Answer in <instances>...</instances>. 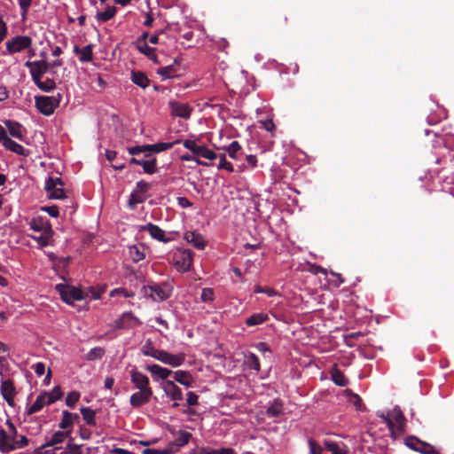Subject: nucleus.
Masks as SVG:
<instances>
[{
	"label": "nucleus",
	"mask_w": 454,
	"mask_h": 454,
	"mask_svg": "<svg viewBox=\"0 0 454 454\" xmlns=\"http://www.w3.org/2000/svg\"><path fill=\"white\" fill-rule=\"evenodd\" d=\"M144 295L150 297L154 301H162L170 297L172 286L164 282L160 284L148 285L143 287Z\"/></svg>",
	"instance_id": "f257e3e1"
},
{
	"label": "nucleus",
	"mask_w": 454,
	"mask_h": 454,
	"mask_svg": "<svg viewBox=\"0 0 454 454\" xmlns=\"http://www.w3.org/2000/svg\"><path fill=\"white\" fill-rule=\"evenodd\" d=\"M60 99V94H58L57 97L37 96L35 98V106L42 114L50 116L59 106Z\"/></svg>",
	"instance_id": "f03ea898"
},
{
	"label": "nucleus",
	"mask_w": 454,
	"mask_h": 454,
	"mask_svg": "<svg viewBox=\"0 0 454 454\" xmlns=\"http://www.w3.org/2000/svg\"><path fill=\"white\" fill-rule=\"evenodd\" d=\"M58 290L61 299L67 304H72L74 301H81L85 299L88 294H84L83 291L70 286H59Z\"/></svg>",
	"instance_id": "7ed1b4c3"
},
{
	"label": "nucleus",
	"mask_w": 454,
	"mask_h": 454,
	"mask_svg": "<svg viewBox=\"0 0 454 454\" xmlns=\"http://www.w3.org/2000/svg\"><path fill=\"white\" fill-rule=\"evenodd\" d=\"M31 44V37L27 35H17L6 42V49L9 53H15L29 48Z\"/></svg>",
	"instance_id": "20e7f679"
},
{
	"label": "nucleus",
	"mask_w": 454,
	"mask_h": 454,
	"mask_svg": "<svg viewBox=\"0 0 454 454\" xmlns=\"http://www.w3.org/2000/svg\"><path fill=\"white\" fill-rule=\"evenodd\" d=\"M25 67L29 68L32 80L35 82L47 73L50 64L45 60L27 61Z\"/></svg>",
	"instance_id": "39448f33"
},
{
	"label": "nucleus",
	"mask_w": 454,
	"mask_h": 454,
	"mask_svg": "<svg viewBox=\"0 0 454 454\" xmlns=\"http://www.w3.org/2000/svg\"><path fill=\"white\" fill-rule=\"evenodd\" d=\"M5 438V430L1 428L0 429V451L3 453H9L16 449H21L24 448L28 444V439L25 435H20V439H17L16 442H13L11 444H6L4 442V439Z\"/></svg>",
	"instance_id": "423d86ee"
},
{
	"label": "nucleus",
	"mask_w": 454,
	"mask_h": 454,
	"mask_svg": "<svg viewBox=\"0 0 454 454\" xmlns=\"http://www.w3.org/2000/svg\"><path fill=\"white\" fill-rule=\"evenodd\" d=\"M141 324V321L132 313L125 312L119 319L114 322V327L116 329H132Z\"/></svg>",
	"instance_id": "0eeeda50"
},
{
	"label": "nucleus",
	"mask_w": 454,
	"mask_h": 454,
	"mask_svg": "<svg viewBox=\"0 0 454 454\" xmlns=\"http://www.w3.org/2000/svg\"><path fill=\"white\" fill-rule=\"evenodd\" d=\"M153 389L139 390L133 393L129 398L130 405L133 408H139L148 403L153 396Z\"/></svg>",
	"instance_id": "6e6552de"
},
{
	"label": "nucleus",
	"mask_w": 454,
	"mask_h": 454,
	"mask_svg": "<svg viewBox=\"0 0 454 454\" xmlns=\"http://www.w3.org/2000/svg\"><path fill=\"white\" fill-rule=\"evenodd\" d=\"M130 380L135 387L139 390L152 389L150 387L149 378L136 369L131 370Z\"/></svg>",
	"instance_id": "1a4fd4ad"
},
{
	"label": "nucleus",
	"mask_w": 454,
	"mask_h": 454,
	"mask_svg": "<svg viewBox=\"0 0 454 454\" xmlns=\"http://www.w3.org/2000/svg\"><path fill=\"white\" fill-rule=\"evenodd\" d=\"M0 390L6 403L12 407L14 406L16 390L13 382L11 380H2Z\"/></svg>",
	"instance_id": "9d476101"
},
{
	"label": "nucleus",
	"mask_w": 454,
	"mask_h": 454,
	"mask_svg": "<svg viewBox=\"0 0 454 454\" xmlns=\"http://www.w3.org/2000/svg\"><path fill=\"white\" fill-rule=\"evenodd\" d=\"M169 107L171 111V114L181 117L184 119H189L192 114V108L187 104L170 101Z\"/></svg>",
	"instance_id": "9b49d317"
},
{
	"label": "nucleus",
	"mask_w": 454,
	"mask_h": 454,
	"mask_svg": "<svg viewBox=\"0 0 454 454\" xmlns=\"http://www.w3.org/2000/svg\"><path fill=\"white\" fill-rule=\"evenodd\" d=\"M162 388L165 394L173 401H182L183 392L182 389L176 386L174 380H166L163 383Z\"/></svg>",
	"instance_id": "f8f14e48"
},
{
	"label": "nucleus",
	"mask_w": 454,
	"mask_h": 454,
	"mask_svg": "<svg viewBox=\"0 0 454 454\" xmlns=\"http://www.w3.org/2000/svg\"><path fill=\"white\" fill-rule=\"evenodd\" d=\"M30 229L33 230L35 233L53 232L49 221L42 217L32 219L30 222Z\"/></svg>",
	"instance_id": "ddd939ff"
},
{
	"label": "nucleus",
	"mask_w": 454,
	"mask_h": 454,
	"mask_svg": "<svg viewBox=\"0 0 454 454\" xmlns=\"http://www.w3.org/2000/svg\"><path fill=\"white\" fill-rule=\"evenodd\" d=\"M391 417L395 423V431L399 434L403 433L405 427V417L399 407H395L391 411Z\"/></svg>",
	"instance_id": "4468645a"
},
{
	"label": "nucleus",
	"mask_w": 454,
	"mask_h": 454,
	"mask_svg": "<svg viewBox=\"0 0 454 454\" xmlns=\"http://www.w3.org/2000/svg\"><path fill=\"white\" fill-rule=\"evenodd\" d=\"M141 230L147 231L149 234L152 236V238L159 241L167 243L170 240L169 239L165 238V231L162 229L151 223H147L145 226H142Z\"/></svg>",
	"instance_id": "2eb2a0df"
},
{
	"label": "nucleus",
	"mask_w": 454,
	"mask_h": 454,
	"mask_svg": "<svg viewBox=\"0 0 454 454\" xmlns=\"http://www.w3.org/2000/svg\"><path fill=\"white\" fill-rule=\"evenodd\" d=\"M185 240L192 244L195 248L203 250L206 247V241L202 235L195 231H188L184 234Z\"/></svg>",
	"instance_id": "dca6fc26"
},
{
	"label": "nucleus",
	"mask_w": 454,
	"mask_h": 454,
	"mask_svg": "<svg viewBox=\"0 0 454 454\" xmlns=\"http://www.w3.org/2000/svg\"><path fill=\"white\" fill-rule=\"evenodd\" d=\"M4 123L6 126L8 132L12 137L18 138L20 140H23V127L20 122L12 120H6L4 121Z\"/></svg>",
	"instance_id": "f3484780"
},
{
	"label": "nucleus",
	"mask_w": 454,
	"mask_h": 454,
	"mask_svg": "<svg viewBox=\"0 0 454 454\" xmlns=\"http://www.w3.org/2000/svg\"><path fill=\"white\" fill-rule=\"evenodd\" d=\"M2 145L6 150H9L19 155L27 156L29 154V151L27 149L24 148L17 142L12 140L10 137H6Z\"/></svg>",
	"instance_id": "a211bd4d"
},
{
	"label": "nucleus",
	"mask_w": 454,
	"mask_h": 454,
	"mask_svg": "<svg viewBox=\"0 0 454 454\" xmlns=\"http://www.w3.org/2000/svg\"><path fill=\"white\" fill-rule=\"evenodd\" d=\"M146 370L151 372L154 377H157L163 380H168V377L173 373V372L168 368L161 367L159 364H151L146 366Z\"/></svg>",
	"instance_id": "6ab92c4d"
},
{
	"label": "nucleus",
	"mask_w": 454,
	"mask_h": 454,
	"mask_svg": "<svg viewBox=\"0 0 454 454\" xmlns=\"http://www.w3.org/2000/svg\"><path fill=\"white\" fill-rule=\"evenodd\" d=\"M71 437V430L67 431H57L55 432L51 439L46 442V446L51 447H59L58 445L63 443L67 438L70 439Z\"/></svg>",
	"instance_id": "aec40b11"
},
{
	"label": "nucleus",
	"mask_w": 454,
	"mask_h": 454,
	"mask_svg": "<svg viewBox=\"0 0 454 454\" xmlns=\"http://www.w3.org/2000/svg\"><path fill=\"white\" fill-rule=\"evenodd\" d=\"M265 413L269 418L279 417L284 413L283 402L278 398L274 399L272 403L267 408Z\"/></svg>",
	"instance_id": "412c9836"
},
{
	"label": "nucleus",
	"mask_w": 454,
	"mask_h": 454,
	"mask_svg": "<svg viewBox=\"0 0 454 454\" xmlns=\"http://www.w3.org/2000/svg\"><path fill=\"white\" fill-rule=\"evenodd\" d=\"M74 52L79 55V60L81 62H90L93 58L92 45L89 44L83 48H80L78 45H74Z\"/></svg>",
	"instance_id": "4be33fe9"
},
{
	"label": "nucleus",
	"mask_w": 454,
	"mask_h": 454,
	"mask_svg": "<svg viewBox=\"0 0 454 454\" xmlns=\"http://www.w3.org/2000/svg\"><path fill=\"white\" fill-rule=\"evenodd\" d=\"M185 356H186L184 353L171 354L168 352L163 361V364L170 365L172 367H178L184 363Z\"/></svg>",
	"instance_id": "5701e85b"
},
{
	"label": "nucleus",
	"mask_w": 454,
	"mask_h": 454,
	"mask_svg": "<svg viewBox=\"0 0 454 454\" xmlns=\"http://www.w3.org/2000/svg\"><path fill=\"white\" fill-rule=\"evenodd\" d=\"M174 374V380L177 381L181 385H184L185 387H192L193 383V379L192 374L187 371H176L173 372Z\"/></svg>",
	"instance_id": "b1692460"
},
{
	"label": "nucleus",
	"mask_w": 454,
	"mask_h": 454,
	"mask_svg": "<svg viewBox=\"0 0 454 454\" xmlns=\"http://www.w3.org/2000/svg\"><path fill=\"white\" fill-rule=\"evenodd\" d=\"M417 442V445L414 446L411 443H408V445L413 450L419 451L423 454H440L439 451L431 444L423 442L418 439H414Z\"/></svg>",
	"instance_id": "393cba45"
},
{
	"label": "nucleus",
	"mask_w": 454,
	"mask_h": 454,
	"mask_svg": "<svg viewBox=\"0 0 454 454\" xmlns=\"http://www.w3.org/2000/svg\"><path fill=\"white\" fill-rule=\"evenodd\" d=\"M131 81L137 86L145 89L150 84V80L146 74L141 71L131 72Z\"/></svg>",
	"instance_id": "a878e982"
},
{
	"label": "nucleus",
	"mask_w": 454,
	"mask_h": 454,
	"mask_svg": "<svg viewBox=\"0 0 454 454\" xmlns=\"http://www.w3.org/2000/svg\"><path fill=\"white\" fill-rule=\"evenodd\" d=\"M47 395L46 394H40L35 401L34 402V403L28 408L27 410V414L28 415H31V414H34V413H36L38 412L39 411H41L45 405L49 404L47 403Z\"/></svg>",
	"instance_id": "bb28decb"
},
{
	"label": "nucleus",
	"mask_w": 454,
	"mask_h": 454,
	"mask_svg": "<svg viewBox=\"0 0 454 454\" xmlns=\"http://www.w3.org/2000/svg\"><path fill=\"white\" fill-rule=\"evenodd\" d=\"M5 425L7 426L8 430H5V438L4 439V442L6 444L12 445L13 442L17 441L18 431L14 424L11 421V419H7Z\"/></svg>",
	"instance_id": "cd10ccee"
},
{
	"label": "nucleus",
	"mask_w": 454,
	"mask_h": 454,
	"mask_svg": "<svg viewBox=\"0 0 454 454\" xmlns=\"http://www.w3.org/2000/svg\"><path fill=\"white\" fill-rule=\"evenodd\" d=\"M192 438V434L187 431L179 430L175 434V441L174 444L179 449L186 445L190 439Z\"/></svg>",
	"instance_id": "c85d7f7f"
},
{
	"label": "nucleus",
	"mask_w": 454,
	"mask_h": 454,
	"mask_svg": "<svg viewBox=\"0 0 454 454\" xmlns=\"http://www.w3.org/2000/svg\"><path fill=\"white\" fill-rule=\"evenodd\" d=\"M268 319L269 317L265 313H254L247 317L245 323L247 326H254L266 322Z\"/></svg>",
	"instance_id": "c756f323"
},
{
	"label": "nucleus",
	"mask_w": 454,
	"mask_h": 454,
	"mask_svg": "<svg viewBox=\"0 0 454 454\" xmlns=\"http://www.w3.org/2000/svg\"><path fill=\"white\" fill-rule=\"evenodd\" d=\"M178 64V60L175 59V63L172 65H168L160 68L157 71V74L162 76L163 78H173L176 76L177 70L176 68V65Z\"/></svg>",
	"instance_id": "7c9ffc66"
},
{
	"label": "nucleus",
	"mask_w": 454,
	"mask_h": 454,
	"mask_svg": "<svg viewBox=\"0 0 454 454\" xmlns=\"http://www.w3.org/2000/svg\"><path fill=\"white\" fill-rule=\"evenodd\" d=\"M178 143H179V140H176L173 143L161 142V143H157L154 145H148V147H149L148 153H158L160 152L169 150L174 146V145L178 144Z\"/></svg>",
	"instance_id": "2f4dec72"
},
{
	"label": "nucleus",
	"mask_w": 454,
	"mask_h": 454,
	"mask_svg": "<svg viewBox=\"0 0 454 454\" xmlns=\"http://www.w3.org/2000/svg\"><path fill=\"white\" fill-rule=\"evenodd\" d=\"M82 419L89 426H96V411L90 407H82L80 409Z\"/></svg>",
	"instance_id": "473e14b6"
},
{
	"label": "nucleus",
	"mask_w": 454,
	"mask_h": 454,
	"mask_svg": "<svg viewBox=\"0 0 454 454\" xmlns=\"http://www.w3.org/2000/svg\"><path fill=\"white\" fill-rule=\"evenodd\" d=\"M116 11V7L107 6L104 12H98L96 18L99 22L108 21L114 17Z\"/></svg>",
	"instance_id": "72a5a7b5"
},
{
	"label": "nucleus",
	"mask_w": 454,
	"mask_h": 454,
	"mask_svg": "<svg viewBox=\"0 0 454 454\" xmlns=\"http://www.w3.org/2000/svg\"><path fill=\"white\" fill-rule=\"evenodd\" d=\"M221 149L227 152L228 155L233 160L238 159L241 152V146L238 141H232L229 145L223 146Z\"/></svg>",
	"instance_id": "f704fd0d"
},
{
	"label": "nucleus",
	"mask_w": 454,
	"mask_h": 454,
	"mask_svg": "<svg viewBox=\"0 0 454 454\" xmlns=\"http://www.w3.org/2000/svg\"><path fill=\"white\" fill-rule=\"evenodd\" d=\"M137 50L145 54L149 59L158 64V57L155 54V49L147 45V43L138 44Z\"/></svg>",
	"instance_id": "c9c22d12"
},
{
	"label": "nucleus",
	"mask_w": 454,
	"mask_h": 454,
	"mask_svg": "<svg viewBox=\"0 0 454 454\" xmlns=\"http://www.w3.org/2000/svg\"><path fill=\"white\" fill-rule=\"evenodd\" d=\"M332 380L334 382V384L340 387H345L348 384V378L344 375V373L338 369H334L332 372Z\"/></svg>",
	"instance_id": "e433bc0d"
},
{
	"label": "nucleus",
	"mask_w": 454,
	"mask_h": 454,
	"mask_svg": "<svg viewBox=\"0 0 454 454\" xmlns=\"http://www.w3.org/2000/svg\"><path fill=\"white\" fill-rule=\"evenodd\" d=\"M34 82L41 90L44 92H50L53 90L56 87L54 80L51 78H47L43 82L42 81V79H39Z\"/></svg>",
	"instance_id": "4c0bfd02"
},
{
	"label": "nucleus",
	"mask_w": 454,
	"mask_h": 454,
	"mask_svg": "<svg viewBox=\"0 0 454 454\" xmlns=\"http://www.w3.org/2000/svg\"><path fill=\"white\" fill-rule=\"evenodd\" d=\"M62 419L59 424V427L63 430H71L74 426L73 421L71 420V412L68 411H62Z\"/></svg>",
	"instance_id": "58836bf2"
},
{
	"label": "nucleus",
	"mask_w": 454,
	"mask_h": 454,
	"mask_svg": "<svg viewBox=\"0 0 454 454\" xmlns=\"http://www.w3.org/2000/svg\"><path fill=\"white\" fill-rule=\"evenodd\" d=\"M52 234L53 232H46V233H34V234H31L30 237L36 240L37 243L41 246V247H46L48 246L49 244V241L51 239V238L52 237Z\"/></svg>",
	"instance_id": "ea45409f"
},
{
	"label": "nucleus",
	"mask_w": 454,
	"mask_h": 454,
	"mask_svg": "<svg viewBox=\"0 0 454 454\" xmlns=\"http://www.w3.org/2000/svg\"><path fill=\"white\" fill-rule=\"evenodd\" d=\"M141 166L144 172L146 174H154L158 172L157 160L155 158H153L149 160H143Z\"/></svg>",
	"instance_id": "a19ab883"
},
{
	"label": "nucleus",
	"mask_w": 454,
	"mask_h": 454,
	"mask_svg": "<svg viewBox=\"0 0 454 454\" xmlns=\"http://www.w3.org/2000/svg\"><path fill=\"white\" fill-rule=\"evenodd\" d=\"M47 395V403L51 404L56 401L61 399L63 393L60 389V387H55L51 392H43Z\"/></svg>",
	"instance_id": "79ce46f5"
},
{
	"label": "nucleus",
	"mask_w": 454,
	"mask_h": 454,
	"mask_svg": "<svg viewBox=\"0 0 454 454\" xmlns=\"http://www.w3.org/2000/svg\"><path fill=\"white\" fill-rule=\"evenodd\" d=\"M129 254L134 262H138L145 258V254L137 246H131L129 247Z\"/></svg>",
	"instance_id": "37998d69"
},
{
	"label": "nucleus",
	"mask_w": 454,
	"mask_h": 454,
	"mask_svg": "<svg viewBox=\"0 0 454 454\" xmlns=\"http://www.w3.org/2000/svg\"><path fill=\"white\" fill-rule=\"evenodd\" d=\"M105 355V349L101 347H96L91 348L87 354H86V359L88 361H94L96 359H100Z\"/></svg>",
	"instance_id": "c03bdc74"
},
{
	"label": "nucleus",
	"mask_w": 454,
	"mask_h": 454,
	"mask_svg": "<svg viewBox=\"0 0 454 454\" xmlns=\"http://www.w3.org/2000/svg\"><path fill=\"white\" fill-rule=\"evenodd\" d=\"M145 200V197L143 195V193L138 192L137 191H134L129 197V206L131 208H134L136 205L141 204Z\"/></svg>",
	"instance_id": "a18cd8bd"
},
{
	"label": "nucleus",
	"mask_w": 454,
	"mask_h": 454,
	"mask_svg": "<svg viewBox=\"0 0 454 454\" xmlns=\"http://www.w3.org/2000/svg\"><path fill=\"white\" fill-rule=\"evenodd\" d=\"M183 145L186 149L190 150L196 156H200L201 149L203 147V145H198L195 141L189 139L184 140Z\"/></svg>",
	"instance_id": "49530a36"
},
{
	"label": "nucleus",
	"mask_w": 454,
	"mask_h": 454,
	"mask_svg": "<svg viewBox=\"0 0 454 454\" xmlns=\"http://www.w3.org/2000/svg\"><path fill=\"white\" fill-rule=\"evenodd\" d=\"M217 159H219V160H220L219 165H218L219 169H226L229 172L234 171L232 164L226 160L225 154H223V153L218 154Z\"/></svg>",
	"instance_id": "de8ad7c7"
},
{
	"label": "nucleus",
	"mask_w": 454,
	"mask_h": 454,
	"mask_svg": "<svg viewBox=\"0 0 454 454\" xmlns=\"http://www.w3.org/2000/svg\"><path fill=\"white\" fill-rule=\"evenodd\" d=\"M324 445L328 451L332 452V454H346L342 450L340 449L337 442L325 440Z\"/></svg>",
	"instance_id": "09e8293b"
},
{
	"label": "nucleus",
	"mask_w": 454,
	"mask_h": 454,
	"mask_svg": "<svg viewBox=\"0 0 454 454\" xmlns=\"http://www.w3.org/2000/svg\"><path fill=\"white\" fill-rule=\"evenodd\" d=\"M80 396L81 395L77 391H72L68 393L66 397V404L70 408H74L76 403L79 401Z\"/></svg>",
	"instance_id": "8fccbe9b"
},
{
	"label": "nucleus",
	"mask_w": 454,
	"mask_h": 454,
	"mask_svg": "<svg viewBox=\"0 0 454 454\" xmlns=\"http://www.w3.org/2000/svg\"><path fill=\"white\" fill-rule=\"evenodd\" d=\"M183 266L185 270H189L192 264V252L189 249L184 250L181 254Z\"/></svg>",
	"instance_id": "3c124183"
},
{
	"label": "nucleus",
	"mask_w": 454,
	"mask_h": 454,
	"mask_svg": "<svg viewBox=\"0 0 454 454\" xmlns=\"http://www.w3.org/2000/svg\"><path fill=\"white\" fill-rule=\"evenodd\" d=\"M247 364L254 371L260 370V362L256 355L251 353L247 356Z\"/></svg>",
	"instance_id": "603ef678"
},
{
	"label": "nucleus",
	"mask_w": 454,
	"mask_h": 454,
	"mask_svg": "<svg viewBox=\"0 0 454 454\" xmlns=\"http://www.w3.org/2000/svg\"><path fill=\"white\" fill-rule=\"evenodd\" d=\"M157 348L153 347V344L150 339L146 340L145 344L142 346L141 352L144 356H153V352H155Z\"/></svg>",
	"instance_id": "864d4df0"
},
{
	"label": "nucleus",
	"mask_w": 454,
	"mask_h": 454,
	"mask_svg": "<svg viewBox=\"0 0 454 454\" xmlns=\"http://www.w3.org/2000/svg\"><path fill=\"white\" fill-rule=\"evenodd\" d=\"M148 145H137V146H133V147H129L128 149L129 154L131 155H137L139 153H145V157H148L150 156V153H148Z\"/></svg>",
	"instance_id": "5fc2aeb1"
},
{
	"label": "nucleus",
	"mask_w": 454,
	"mask_h": 454,
	"mask_svg": "<svg viewBox=\"0 0 454 454\" xmlns=\"http://www.w3.org/2000/svg\"><path fill=\"white\" fill-rule=\"evenodd\" d=\"M66 450H67L68 454H82V445L74 443L72 437H70V440L66 446Z\"/></svg>",
	"instance_id": "6e6d98bb"
},
{
	"label": "nucleus",
	"mask_w": 454,
	"mask_h": 454,
	"mask_svg": "<svg viewBox=\"0 0 454 454\" xmlns=\"http://www.w3.org/2000/svg\"><path fill=\"white\" fill-rule=\"evenodd\" d=\"M254 293L256 294H266L269 297H273L278 294V292L273 288H264L257 285L254 286Z\"/></svg>",
	"instance_id": "4d7b16f0"
},
{
	"label": "nucleus",
	"mask_w": 454,
	"mask_h": 454,
	"mask_svg": "<svg viewBox=\"0 0 454 454\" xmlns=\"http://www.w3.org/2000/svg\"><path fill=\"white\" fill-rule=\"evenodd\" d=\"M215 294L212 288H203L201 292V300L204 302H210L214 300Z\"/></svg>",
	"instance_id": "13d9d810"
},
{
	"label": "nucleus",
	"mask_w": 454,
	"mask_h": 454,
	"mask_svg": "<svg viewBox=\"0 0 454 454\" xmlns=\"http://www.w3.org/2000/svg\"><path fill=\"white\" fill-rule=\"evenodd\" d=\"M200 156L212 160L217 159L218 154L203 145Z\"/></svg>",
	"instance_id": "bf43d9fd"
},
{
	"label": "nucleus",
	"mask_w": 454,
	"mask_h": 454,
	"mask_svg": "<svg viewBox=\"0 0 454 454\" xmlns=\"http://www.w3.org/2000/svg\"><path fill=\"white\" fill-rule=\"evenodd\" d=\"M49 197L51 199H54V200H60V199H64L66 197L65 195V191L62 187H57L56 189H54L52 192H51L49 193Z\"/></svg>",
	"instance_id": "052dcab7"
},
{
	"label": "nucleus",
	"mask_w": 454,
	"mask_h": 454,
	"mask_svg": "<svg viewBox=\"0 0 454 454\" xmlns=\"http://www.w3.org/2000/svg\"><path fill=\"white\" fill-rule=\"evenodd\" d=\"M32 0H19V4L21 10L22 19H25L28 9L31 5Z\"/></svg>",
	"instance_id": "680f3d73"
},
{
	"label": "nucleus",
	"mask_w": 454,
	"mask_h": 454,
	"mask_svg": "<svg viewBox=\"0 0 454 454\" xmlns=\"http://www.w3.org/2000/svg\"><path fill=\"white\" fill-rule=\"evenodd\" d=\"M309 446L310 454H322V448L312 438L309 439Z\"/></svg>",
	"instance_id": "e2e57ef3"
},
{
	"label": "nucleus",
	"mask_w": 454,
	"mask_h": 454,
	"mask_svg": "<svg viewBox=\"0 0 454 454\" xmlns=\"http://www.w3.org/2000/svg\"><path fill=\"white\" fill-rule=\"evenodd\" d=\"M350 402L353 403V404L356 406L357 411H363L364 410V403L361 399V397L356 394H351Z\"/></svg>",
	"instance_id": "0e129e2a"
},
{
	"label": "nucleus",
	"mask_w": 454,
	"mask_h": 454,
	"mask_svg": "<svg viewBox=\"0 0 454 454\" xmlns=\"http://www.w3.org/2000/svg\"><path fill=\"white\" fill-rule=\"evenodd\" d=\"M151 186H152L151 184L141 180L137 183L135 191L144 194L151 188Z\"/></svg>",
	"instance_id": "69168bd1"
},
{
	"label": "nucleus",
	"mask_w": 454,
	"mask_h": 454,
	"mask_svg": "<svg viewBox=\"0 0 454 454\" xmlns=\"http://www.w3.org/2000/svg\"><path fill=\"white\" fill-rule=\"evenodd\" d=\"M186 395H187L186 403L189 406H195L198 404L199 395L197 394L190 391L186 394Z\"/></svg>",
	"instance_id": "338daca9"
},
{
	"label": "nucleus",
	"mask_w": 454,
	"mask_h": 454,
	"mask_svg": "<svg viewBox=\"0 0 454 454\" xmlns=\"http://www.w3.org/2000/svg\"><path fill=\"white\" fill-rule=\"evenodd\" d=\"M42 209L47 212L51 217H58L59 215V207L55 205L43 207Z\"/></svg>",
	"instance_id": "774afa93"
}]
</instances>
